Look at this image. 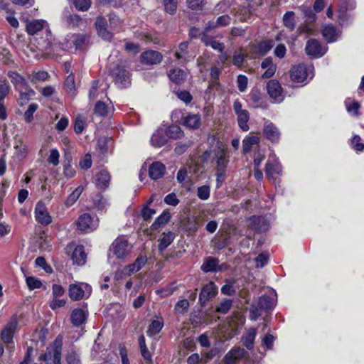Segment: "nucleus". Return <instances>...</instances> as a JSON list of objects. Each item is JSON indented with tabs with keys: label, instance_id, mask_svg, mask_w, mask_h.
I'll return each mask as SVG.
<instances>
[{
	"label": "nucleus",
	"instance_id": "3",
	"mask_svg": "<svg viewBox=\"0 0 364 364\" xmlns=\"http://www.w3.org/2000/svg\"><path fill=\"white\" fill-rule=\"evenodd\" d=\"M146 257L139 256L136 259L134 263L126 266L120 271H117L116 272L117 279H119L123 277H129L139 272L146 264Z\"/></svg>",
	"mask_w": 364,
	"mask_h": 364
},
{
	"label": "nucleus",
	"instance_id": "24",
	"mask_svg": "<svg viewBox=\"0 0 364 364\" xmlns=\"http://www.w3.org/2000/svg\"><path fill=\"white\" fill-rule=\"evenodd\" d=\"M110 181V176L105 170L100 171L95 176V183L100 189H105L108 187Z\"/></svg>",
	"mask_w": 364,
	"mask_h": 364
},
{
	"label": "nucleus",
	"instance_id": "10",
	"mask_svg": "<svg viewBox=\"0 0 364 364\" xmlns=\"http://www.w3.org/2000/svg\"><path fill=\"white\" fill-rule=\"evenodd\" d=\"M18 325L17 320L12 318L1 332V339L7 344L13 342V337Z\"/></svg>",
	"mask_w": 364,
	"mask_h": 364
},
{
	"label": "nucleus",
	"instance_id": "63",
	"mask_svg": "<svg viewBox=\"0 0 364 364\" xmlns=\"http://www.w3.org/2000/svg\"><path fill=\"white\" fill-rule=\"evenodd\" d=\"M109 28L110 30H115L120 24L119 18L114 14L109 15Z\"/></svg>",
	"mask_w": 364,
	"mask_h": 364
},
{
	"label": "nucleus",
	"instance_id": "51",
	"mask_svg": "<svg viewBox=\"0 0 364 364\" xmlns=\"http://www.w3.org/2000/svg\"><path fill=\"white\" fill-rule=\"evenodd\" d=\"M188 6L193 10H201L204 8L205 0H186Z\"/></svg>",
	"mask_w": 364,
	"mask_h": 364
},
{
	"label": "nucleus",
	"instance_id": "14",
	"mask_svg": "<svg viewBox=\"0 0 364 364\" xmlns=\"http://www.w3.org/2000/svg\"><path fill=\"white\" fill-rule=\"evenodd\" d=\"M305 50L308 55L316 58L321 57L326 53V49L318 41L314 39L307 41Z\"/></svg>",
	"mask_w": 364,
	"mask_h": 364
},
{
	"label": "nucleus",
	"instance_id": "2",
	"mask_svg": "<svg viewBox=\"0 0 364 364\" xmlns=\"http://www.w3.org/2000/svg\"><path fill=\"white\" fill-rule=\"evenodd\" d=\"M228 151L223 149L216 155V176H217V186L219 187L224 180L225 176L226 168L228 164V159L227 156Z\"/></svg>",
	"mask_w": 364,
	"mask_h": 364
},
{
	"label": "nucleus",
	"instance_id": "27",
	"mask_svg": "<svg viewBox=\"0 0 364 364\" xmlns=\"http://www.w3.org/2000/svg\"><path fill=\"white\" fill-rule=\"evenodd\" d=\"M275 296L274 292L262 296L258 301L259 306H261L265 311L272 309L275 306Z\"/></svg>",
	"mask_w": 364,
	"mask_h": 364
},
{
	"label": "nucleus",
	"instance_id": "61",
	"mask_svg": "<svg viewBox=\"0 0 364 364\" xmlns=\"http://www.w3.org/2000/svg\"><path fill=\"white\" fill-rule=\"evenodd\" d=\"M197 195L201 200H207L210 196V187L208 186L199 187Z\"/></svg>",
	"mask_w": 364,
	"mask_h": 364
},
{
	"label": "nucleus",
	"instance_id": "8",
	"mask_svg": "<svg viewBox=\"0 0 364 364\" xmlns=\"http://www.w3.org/2000/svg\"><path fill=\"white\" fill-rule=\"evenodd\" d=\"M95 28L99 36L105 41H110L113 33L109 28V21L102 16H98L95 22Z\"/></svg>",
	"mask_w": 364,
	"mask_h": 364
},
{
	"label": "nucleus",
	"instance_id": "58",
	"mask_svg": "<svg viewBox=\"0 0 364 364\" xmlns=\"http://www.w3.org/2000/svg\"><path fill=\"white\" fill-rule=\"evenodd\" d=\"M164 7L166 12L172 14L177 8V0H164Z\"/></svg>",
	"mask_w": 364,
	"mask_h": 364
},
{
	"label": "nucleus",
	"instance_id": "18",
	"mask_svg": "<svg viewBox=\"0 0 364 364\" xmlns=\"http://www.w3.org/2000/svg\"><path fill=\"white\" fill-rule=\"evenodd\" d=\"M308 72L304 65L294 66L291 70V79L296 82H304L307 80Z\"/></svg>",
	"mask_w": 364,
	"mask_h": 364
},
{
	"label": "nucleus",
	"instance_id": "29",
	"mask_svg": "<svg viewBox=\"0 0 364 364\" xmlns=\"http://www.w3.org/2000/svg\"><path fill=\"white\" fill-rule=\"evenodd\" d=\"M201 41L206 46H210L215 50L223 52L224 50L225 46L223 43L215 41L213 37L209 36L205 33H203L201 36Z\"/></svg>",
	"mask_w": 364,
	"mask_h": 364
},
{
	"label": "nucleus",
	"instance_id": "4",
	"mask_svg": "<svg viewBox=\"0 0 364 364\" xmlns=\"http://www.w3.org/2000/svg\"><path fill=\"white\" fill-rule=\"evenodd\" d=\"M92 288L87 283L73 284L69 287V296L72 300L77 301L89 296Z\"/></svg>",
	"mask_w": 364,
	"mask_h": 364
},
{
	"label": "nucleus",
	"instance_id": "44",
	"mask_svg": "<svg viewBox=\"0 0 364 364\" xmlns=\"http://www.w3.org/2000/svg\"><path fill=\"white\" fill-rule=\"evenodd\" d=\"M284 26L291 31L295 28L294 13L292 11L287 12L283 17Z\"/></svg>",
	"mask_w": 364,
	"mask_h": 364
},
{
	"label": "nucleus",
	"instance_id": "59",
	"mask_svg": "<svg viewBox=\"0 0 364 364\" xmlns=\"http://www.w3.org/2000/svg\"><path fill=\"white\" fill-rule=\"evenodd\" d=\"M65 86L69 92H72L75 89V77L73 73H70L65 81Z\"/></svg>",
	"mask_w": 364,
	"mask_h": 364
},
{
	"label": "nucleus",
	"instance_id": "54",
	"mask_svg": "<svg viewBox=\"0 0 364 364\" xmlns=\"http://www.w3.org/2000/svg\"><path fill=\"white\" fill-rule=\"evenodd\" d=\"M255 336L256 331L255 329H252L248 332L244 341V345L247 348L251 349L253 347Z\"/></svg>",
	"mask_w": 364,
	"mask_h": 364
},
{
	"label": "nucleus",
	"instance_id": "49",
	"mask_svg": "<svg viewBox=\"0 0 364 364\" xmlns=\"http://www.w3.org/2000/svg\"><path fill=\"white\" fill-rule=\"evenodd\" d=\"M82 22V19L76 14H71L66 17V23L70 28H75Z\"/></svg>",
	"mask_w": 364,
	"mask_h": 364
},
{
	"label": "nucleus",
	"instance_id": "12",
	"mask_svg": "<svg viewBox=\"0 0 364 364\" xmlns=\"http://www.w3.org/2000/svg\"><path fill=\"white\" fill-rule=\"evenodd\" d=\"M218 293V287L216 285L210 282L204 285L199 295L200 302L205 304L208 301L214 297Z\"/></svg>",
	"mask_w": 364,
	"mask_h": 364
},
{
	"label": "nucleus",
	"instance_id": "13",
	"mask_svg": "<svg viewBox=\"0 0 364 364\" xmlns=\"http://www.w3.org/2000/svg\"><path fill=\"white\" fill-rule=\"evenodd\" d=\"M263 134L272 142H277L280 138V132L278 128L268 120L264 122Z\"/></svg>",
	"mask_w": 364,
	"mask_h": 364
},
{
	"label": "nucleus",
	"instance_id": "31",
	"mask_svg": "<svg viewBox=\"0 0 364 364\" xmlns=\"http://www.w3.org/2000/svg\"><path fill=\"white\" fill-rule=\"evenodd\" d=\"M46 26V22L43 20H34L26 24V31L29 35H35L37 32L43 29Z\"/></svg>",
	"mask_w": 364,
	"mask_h": 364
},
{
	"label": "nucleus",
	"instance_id": "11",
	"mask_svg": "<svg viewBox=\"0 0 364 364\" xmlns=\"http://www.w3.org/2000/svg\"><path fill=\"white\" fill-rule=\"evenodd\" d=\"M163 56L158 51L149 50L141 53L140 61L141 63L147 65H156L161 63Z\"/></svg>",
	"mask_w": 364,
	"mask_h": 364
},
{
	"label": "nucleus",
	"instance_id": "7",
	"mask_svg": "<svg viewBox=\"0 0 364 364\" xmlns=\"http://www.w3.org/2000/svg\"><path fill=\"white\" fill-rule=\"evenodd\" d=\"M233 109L237 115V123L240 128L243 131H247L249 126L247 122L250 119L249 112L242 108V105L239 100H235L233 104Z\"/></svg>",
	"mask_w": 364,
	"mask_h": 364
},
{
	"label": "nucleus",
	"instance_id": "21",
	"mask_svg": "<svg viewBox=\"0 0 364 364\" xmlns=\"http://www.w3.org/2000/svg\"><path fill=\"white\" fill-rule=\"evenodd\" d=\"M282 171V167L279 163L277 161L276 159L269 158L267 164L265 172L266 175L269 178H274L277 175H279Z\"/></svg>",
	"mask_w": 364,
	"mask_h": 364
},
{
	"label": "nucleus",
	"instance_id": "48",
	"mask_svg": "<svg viewBox=\"0 0 364 364\" xmlns=\"http://www.w3.org/2000/svg\"><path fill=\"white\" fill-rule=\"evenodd\" d=\"M26 282L30 290L40 289L43 286L41 281L35 277H27L26 279Z\"/></svg>",
	"mask_w": 364,
	"mask_h": 364
},
{
	"label": "nucleus",
	"instance_id": "39",
	"mask_svg": "<svg viewBox=\"0 0 364 364\" xmlns=\"http://www.w3.org/2000/svg\"><path fill=\"white\" fill-rule=\"evenodd\" d=\"M163 324L164 323L161 318L153 320L147 330L148 336H153L159 333L163 327Z\"/></svg>",
	"mask_w": 364,
	"mask_h": 364
},
{
	"label": "nucleus",
	"instance_id": "16",
	"mask_svg": "<svg viewBox=\"0 0 364 364\" xmlns=\"http://www.w3.org/2000/svg\"><path fill=\"white\" fill-rule=\"evenodd\" d=\"M61 350L58 348L48 349L45 354L40 357L46 364H60Z\"/></svg>",
	"mask_w": 364,
	"mask_h": 364
},
{
	"label": "nucleus",
	"instance_id": "55",
	"mask_svg": "<svg viewBox=\"0 0 364 364\" xmlns=\"http://www.w3.org/2000/svg\"><path fill=\"white\" fill-rule=\"evenodd\" d=\"M74 4L79 11H85L89 9L91 6L90 0H74Z\"/></svg>",
	"mask_w": 364,
	"mask_h": 364
},
{
	"label": "nucleus",
	"instance_id": "9",
	"mask_svg": "<svg viewBox=\"0 0 364 364\" xmlns=\"http://www.w3.org/2000/svg\"><path fill=\"white\" fill-rule=\"evenodd\" d=\"M66 45L64 49H70L73 45L75 49H82L89 40L86 34H69L67 36Z\"/></svg>",
	"mask_w": 364,
	"mask_h": 364
},
{
	"label": "nucleus",
	"instance_id": "5",
	"mask_svg": "<svg viewBox=\"0 0 364 364\" xmlns=\"http://www.w3.org/2000/svg\"><path fill=\"white\" fill-rule=\"evenodd\" d=\"M132 246L124 237L117 238L112 245L114 255L119 259L126 257L131 252Z\"/></svg>",
	"mask_w": 364,
	"mask_h": 364
},
{
	"label": "nucleus",
	"instance_id": "52",
	"mask_svg": "<svg viewBox=\"0 0 364 364\" xmlns=\"http://www.w3.org/2000/svg\"><path fill=\"white\" fill-rule=\"evenodd\" d=\"M18 90L20 92V101H21V104H22V105L26 103L34 93L32 90H29L27 92L26 87H22V88L19 89Z\"/></svg>",
	"mask_w": 364,
	"mask_h": 364
},
{
	"label": "nucleus",
	"instance_id": "6",
	"mask_svg": "<svg viewBox=\"0 0 364 364\" xmlns=\"http://www.w3.org/2000/svg\"><path fill=\"white\" fill-rule=\"evenodd\" d=\"M77 225L78 229L82 232H91L97 228L98 220L89 213H84L79 217Z\"/></svg>",
	"mask_w": 364,
	"mask_h": 364
},
{
	"label": "nucleus",
	"instance_id": "37",
	"mask_svg": "<svg viewBox=\"0 0 364 364\" xmlns=\"http://www.w3.org/2000/svg\"><path fill=\"white\" fill-rule=\"evenodd\" d=\"M75 171L70 165V156L65 154V164L63 165V175L67 178H72L75 176Z\"/></svg>",
	"mask_w": 364,
	"mask_h": 364
},
{
	"label": "nucleus",
	"instance_id": "45",
	"mask_svg": "<svg viewBox=\"0 0 364 364\" xmlns=\"http://www.w3.org/2000/svg\"><path fill=\"white\" fill-rule=\"evenodd\" d=\"M183 226L187 231L190 232H196L198 228L196 219L190 217L185 218L183 221Z\"/></svg>",
	"mask_w": 364,
	"mask_h": 364
},
{
	"label": "nucleus",
	"instance_id": "34",
	"mask_svg": "<svg viewBox=\"0 0 364 364\" xmlns=\"http://www.w3.org/2000/svg\"><path fill=\"white\" fill-rule=\"evenodd\" d=\"M259 143V138L257 136H247L242 141V151L244 153H248L252 151L255 145Z\"/></svg>",
	"mask_w": 364,
	"mask_h": 364
},
{
	"label": "nucleus",
	"instance_id": "38",
	"mask_svg": "<svg viewBox=\"0 0 364 364\" xmlns=\"http://www.w3.org/2000/svg\"><path fill=\"white\" fill-rule=\"evenodd\" d=\"M166 134L168 137L173 139H181L183 136L184 133L180 127L177 125H172L167 128Z\"/></svg>",
	"mask_w": 364,
	"mask_h": 364
},
{
	"label": "nucleus",
	"instance_id": "40",
	"mask_svg": "<svg viewBox=\"0 0 364 364\" xmlns=\"http://www.w3.org/2000/svg\"><path fill=\"white\" fill-rule=\"evenodd\" d=\"M9 77L17 89L19 90L22 87H26L25 79L18 73L13 71L9 72Z\"/></svg>",
	"mask_w": 364,
	"mask_h": 364
},
{
	"label": "nucleus",
	"instance_id": "30",
	"mask_svg": "<svg viewBox=\"0 0 364 364\" xmlns=\"http://www.w3.org/2000/svg\"><path fill=\"white\" fill-rule=\"evenodd\" d=\"M324 38L329 43L334 42L338 38L339 32L332 25H326L322 30Z\"/></svg>",
	"mask_w": 364,
	"mask_h": 364
},
{
	"label": "nucleus",
	"instance_id": "62",
	"mask_svg": "<svg viewBox=\"0 0 364 364\" xmlns=\"http://www.w3.org/2000/svg\"><path fill=\"white\" fill-rule=\"evenodd\" d=\"M189 307V302L187 299L179 300L176 306L175 310L178 313H183L186 311Z\"/></svg>",
	"mask_w": 364,
	"mask_h": 364
},
{
	"label": "nucleus",
	"instance_id": "15",
	"mask_svg": "<svg viewBox=\"0 0 364 364\" xmlns=\"http://www.w3.org/2000/svg\"><path fill=\"white\" fill-rule=\"evenodd\" d=\"M267 90L270 97L274 99L275 102H281L283 100L282 96V88L277 80H269L267 85Z\"/></svg>",
	"mask_w": 364,
	"mask_h": 364
},
{
	"label": "nucleus",
	"instance_id": "32",
	"mask_svg": "<svg viewBox=\"0 0 364 364\" xmlns=\"http://www.w3.org/2000/svg\"><path fill=\"white\" fill-rule=\"evenodd\" d=\"M168 75L169 79L176 84L183 82L187 77V74L183 70L179 68L171 70Z\"/></svg>",
	"mask_w": 364,
	"mask_h": 364
},
{
	"label": "nucleus",
	"instance_id": "20",
	"mask_svg": "<svg viewBox=\"0 0 364 364\" xmlns=\"http://www.w3.org/2000/svg\"><path fill=\"white\" fill-rule=\"evenodd\" d=\"M245 350L241 348H233L224 358L225 364H237V362L245 356Z\"/></svg>",
	"mask_w": 364,
	"mask_h": 364
},
{
	"label": "nucleus",
	"instance_id": "17",
	"mask_svg": "<svg viewBox=\"0 0 364 364\" xmlns=\"http://www.w3.org/2000/svg\"><path fill=\"white\" fill-rule=\"evenodd\" d=\"M36 220L42 225H47L51 223V217L43 203H38L35 208Z\"/></svg>",
	"mask_w": 364,
	"mask_h": 364
},
{
	"label": "nucleus",
	"instance_id": "1",
	"mask_svg": "<svg viewBox=\"0 0 364 364\" xmlns=\"http://www.w3.org/2000/svg\"><path fill=\"white\" fill-rule=\"evenodd\" d=\"M65 253L70 257L73 264L79 266L84 265L86 262L87 255L84 247L75 243L68 244L65 248Z\"/></svg>",
	"mask_w": 364,
	"mask_h": 364
},
{
	"label": "nucleus",
	"instance_id": "47",
	"mask_svg": "<svg viewBox=\"0 0 364 364\" xmlns=\"http://www.w3.org/2000/svg\"><path fill=\"white\" fill-rule=\"evenodd\" d=\"M273 46L274 42L272 41H264L257 46V52L259 55H264L271 50Z\"/></svg>",
	"mask_w": 364,
	"mask_h": 364
},
{
	"label": "nucleus",
	"instance_id": "41",
	"mask_svg": "<svg viewBox=\"0 0 364 364\" xmlns=\"http://www.w3.org/2000/svg\"><path fill=\"white\" fill-rule=\"evenodd\" d=\"M84 188L82 186H78L76 188L73 193L68 197L65 202V205L67 207L73 205L79 198L80 196L82 193Z\"/></svg>",
	"mask_w": 364,
	"mask_h": 364
},
{
	"label": "nucleus",
	"instance_id": "42",
	"mask_svg": "<svg viewBox=\"0 0 364 364\" xmlns=\"http://www.w3.org/2000/svg\"><path fill=\"white\" fill-rule=\"evenodd\" d=\"M218 261L215 258H208L203 264L201 269L205 272H215L218 270Z\"/></svg>",
	"mask_w": 364,
	"mask_h": 364
},
{
	"label": "nucleus",
	"instance_id": "56",
	"mask_svg": "<svg viewBox=\"0 0 364 364\" xmlns=\"http://www.w3.org/2000/svg\"><path fill=\"white\" fill-rule=\"evenodd\" d=\"M49 75L46 71H38L29 76V79L31 82H36V81H44L48 79Z\"/></svg>",
	"mask_w": 364,
	"mask_h": 364
},
{
	"label": "nucleus",
	"instance_id": "43",
	"mask_svg": "<svg viewBox=\"0 0 364 364\" xmlns=\"http://www.w3.org/2000/svg\"><path fill=\"white\" fill-rule=\"evenodd\" d=\"M171 218V215L168 212H164L160 216H159L154 223L152 224L154 229L157 230L161 226L166 225Z\"/></svg>",
	"mask_w": 364,
	"mask_h": 364
},
{
	"label": "nucleus",
	"instance_id": "36",
	"mask_svg": "<svg viewBox=\"0 0 364 364\" xmlns=\"http://www.w3.org/2000/svg\"><path fill=\"white\" fill-rule=\"evenodd\" d=\"M166 143V138L164 134L162 129H158L153 134L151 138V144L156 147H161Z\"/></svg>",
	"mask_w": 364,
	"mask_h": 364
},
{
	"label": "nucleus",
	"instance_id": "57",
	"mask_svg": "<svg viewBox=\"0 0 364 364\" xmlns=\"http://www.w3.org/2000/svg\"><path fill=\"white\" fill-rule=\"evenodd\" d=\"M346 105L348 112L352 113L355 116L358 114V110L360 107L358 102L348 100L346 101Z\"/></svg>",
	"mask_w": 364,
	"mask_h": 364
},
{
	"label": "nucleus",
	"instance_id": "46",
	"mask_svg": "<svg viewBox=\"0 0 364 364\" xmlns=\"http://www.w3.org/2000/svg\"><path fill=\"white\" fill-rule=\"evenodd\" d=\"M265 311L261 306H259V303L257 304L251 305L250 308V319L252 321H256L262 314V312Z\"/></svg>",
	"mask_w": 364,
	"mask_h": 364
},
{
	"label": "nucleus",
	"instance_id": "22",
	"mask_svg": "<svg viewBox=\"0 0 364 364\" xmlns=\"http://www.w3.org/2000/svg\"><path fill=\"white\" fill-rule=\"evenodd\" d=\"M248 226L259 232H265L269 228V224L262 217H252L249 220Z\"/></svg>",
	"mask_w": 364,
	"mask_h": 364
},
{
	"label": "nucleus",
	"instance_id": "26",
	"mask_svg": "<svg viewBox=\"0 0 364 364\" xmlns=\"http://www.w3.org/2000/svg\"><path fill=\"white\" fill-rule=\"evenodd\" d=\"M113 75L117 82H120L123 86H126L129 83V73L122 66L118 65L113 70Z\"/></svg>",
	"mask_w": 364,
	"mask_h": 364
},
{
	"label": "nucleus",
	"instance_id": "50",
	"mask_svg": "<svg viewBox=\"0 0 364 364\" xmlns=\"http://www.w3.org/2000/svg\"><path fill=\"white\" fill-rule=\"evenodd\" d=\"M60 153L57 149H52L50 150V154L48 157V163L54 166L59 164Z\"/></svg>",
	"mask_w": 364,
	"mask_h": 364
},
{
	"label": "nucleus",
	"instance_id": "23",
	"mask_svg": "<svg viewBox=\"0 0 364 364\" xmlns=\"http://www.w3.org/2000/svg\"><path fill=\"white\" fill-rule=\"evenodd\" d=\"M165 170V166L162 163L156 161L150 166L149 174L151 178L157 180L164 176Z\"/></svg>",
	"mask_w": 364,
	"mask_h": 364
},
{
	"label": "nucleus",
	"instance_id": "19",
	"mask_svg": "<svg viewBox=\"0 0 364 364\" xmlns=\"http://www.w3.org/2000/svg\"><path fill=\"white\" fill-rule=\"evenodd\" d=\"M181 123L189 129H196L201 124V118L199 114H188L181 118Z\"/></svg>",
	"mask_w": 364,
	"mask_h": 364
},
{
	"label": "nucleus",
	"instance_id": "53",
	"mask_svg": "<svg viewBox=\"0 0 364 364\" xmlns=\"http://www.w3.org/2000/svg\"><path fill=\"white\" fill-rule=\"evenodd\" d=\"M244 58L245 55L242 52V48L235 50L232 58L233 64L237 67H240L243 63Z\"/></svg>",
	"mask_w": 364,
	"mask_h": 364
},
{
	"label": "nucleus",
	"instance_id": "33",
	"mask_svg": "<svg viewBox=\"0 0 364 364\" xmlns=\"http://www.w3.org/2000/svg\"><path fill=\"white\" fill-rule=\"evenodd\" d=\"M174 238L175 234L173 232H164L159 240V250L163 252L171 244Z\"/></svg>",
	"mask_w": 364,
	"mask_h": 364
},
{
	"label": "nucleus",
	"instance_id": "25",
	"mask_svg": "<svg viewBox=\"0 0 364 364\" xmlns=\"http://www.w3.org/2000/svg\"><path fill=\"white\" fill-rule=\"evenodd\" d=\"M261 68L266 70L262 77L269 78L272 77L277 70V65L273 63L272 58H267L261 63Z\"/></svg>",
	"mask_w": 364,
	"mask_h": 364
},
{
	"label": "nucleus",
	"instance_id": "64",
	"mask_svg": "<svg viewBox=\"0 0 364 364\" xmlns=\"http://www.w3.org/2000/svg\"><path fill=\"white\" fill-rule=\"evenodd\" d=\"M95 206L100 210H104L107 205V200L100 195L96 196L94 199Z\"/></svg>",
	"mask_w": 364,
	"mask_h": 364
},
{
	"label": "nucleus",
	"instance_id": "28",
	"mask_svg": "<svg viewBox=\"0 0 364 364\" xmlns=\"http://www.w3.org/2000/svg\"><path fill=\"white\" fill-rule=\"evenodd\" d=\"M87 312L82 309H75L71 314V321L74 326H79L85 322Z\"/></svg>",
	"mask_w": 364,
	"mask_h": 364
},
{
	"label": "nucleus",
	"instance_id": "35",
	"mask_svg": "<svg viewBox=\"0 0 364 364\" xmlns=\"http://www.w3.org/2000/svg\"><path fill=\"white\" fill-rule=\"evenodd\" d=\"M112 112V107L98 101L94 109V114L100 117H107Z\"/></svg>",
	"mask_w": 364,
	"mask_h": 364
},
{
	"label": "nucleus",
	"instance_id": "60",
	"mask_svg": "<svg viewBox=\"0 0 364 364\" xmlns=\"http://www.w3.org/2000/svg\"><path fill=\"white\" fill-rule=\"evenodd\" d=\"M232 306V301L230 299L223 300L217 308V311L222 314H226Z\"/></svg>",
	"mask_w": 364,
	"mask_h": 364
}]
</instances>
